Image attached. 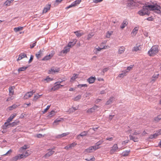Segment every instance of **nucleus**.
Returning <instances> with one entry per match:
<instances>
[{
	"label": "nucleus",
	"instance_id": "55",
	"mask_svg": "<svg viewBox=\"0 0 161 161\" xmlns=\"http://www.w3.org/2000/svg\"><path fill=\"white\" fill-rule=\"evenodd\" d=\"M55 114V112L53 111H52L50 112L49 116L50 117H52Z\"/></svg>",
	"mask_w": 161,
	"mask_h": 161
},
{
	"label": "nucleus",
	"instance_id": "63",
	"mask_svg": "<svg viewBox=\"0 0 161 161\" xmlns=\"http://www.w3.org/2000/svg\"><path fill=\"white\" fill-rule=\"evenodd\" d=\"M19 156L20 159H21L22 158H25V156H24V154L23 153L21 154H19Z\"/></svg>",
	"mask_w": 161,
	"mask_h": 161
},
{
	"label": "nucleus",
	"instance_id": "34",
	"mask_svg": "<svg viewBox=\"0 0 161 161\" xmlns=\"http://www.w3.org/2000/svg\"><path fill=\"white\" fill-rule=\"evenodd\" d=\"M130 152V150H126L122 153V155L124 156H127Z\"/></svg>",
	"mask_w": 161,
	"mask_h": 161
},
{
	"label": "nucleus",
	"instance_id": "6",
	"mask_svg": "<svg viewBox=\"0 0 161 161\" xmlns=\"http://www.w3.org/2000/svg\"><path fill=\"white\" fill-rule=\"evenodd\" d=\"M13 119L11 116H10L7 120L6 122H5L4 125H3V128L4 129H6L7 127H8L10 125V122Z\"/></svg>",
	"mask_w": 161,
	"mask_h": 161
},
{
	"label": "nucleus",
	"instance_id": "26",
	"mask_svg": "<svg viewBox=\"0 0 161 161\" xmlns=\"http://www.w3.org/2000/svg\"><path fill=\"white\" fill-rule=\"evenodd\" d=\"M50 55L49 54L48 55H47L45 56L42 59V60L43 61H47L49 60L51 58Z\"/></svg>",
	"mask_w": 161,
	"mask_h": 161
},
{
	"label": "nucleus",
	"instance_id": "62",
	"mask_svg": "<svg viewBox=\"0 0 161 161\" xmlns=\"http://www.w3.org/2000/svg\"><path fill=\"white\" fill-rule=\"evenodd\" d=\"M36 42H35L33 43L32 45H30V47L31 48H33L34 47L36 46Z\"/></svg>",
	"mask_w": 161,
	"mask_h": 161
},
{
	"label": "nucleus",
	"instance_id": "40",
	"mask_svg": "<svg viewBox=\"0 0 161 161\" xmlns=\"http://www.w3.org/2000/svg\"><path fill=\"white\" fill-rule=\"evenodd\" d=\"M81 0H76L73 2V3L75 6H76L77 4H79L81 2Z\"/></svg>",
	"mask_w": 161,
	"mask_h": 161
},
{
	"label": "nucleus",
	"instance_id": "9",
	"mask_svg": "<svg viewBox=\"0 0 161 161\" xmlns=\"http://www.w3.org/2000/svg\"><path fill=\"white\" fill-rule=\"evenodd\" d=\"M48 151H50L49 152L46 153L43 156L46 158H47L54 153V151H53L50 149H48Z\"/></svg>",
	"mask_w": 161,
	"mask_h": 161
},
{
	"label": "nucleus",
	"instance_id": "58",
	"mask_svg": "<svg viewBox=\"0 0 161 161\" xmlns=\"http://www.w3.org/2000/svg\"><path fill=\"white\" fill-rule=\"evenodd\" d=\"M69 50V48H66L65 49L63 50V52L64 53H67L68 51Z\"/></svg>",
	"mask_w": 161,
	"mask_h": 161
},
{
	"label": "nucleus",
	"instance_id": "49",
	"mask_svg": "<svg viewBox=\"0 0 161 161\" xmlns=\"http://www.w3.org/2000/svg\"><path fill=\"white\" fill-rule=\"evenodd\" d=\"M78 107H77V108L76 107H72V108H70L69 109V110L70 112H73L75 110H76L78 109Z\"/></svg>",
	"mask_w": 161,
	"mask_h": 161
},
{
	"label": "nucleus",
	"instance_id": "51",
	"mask_svg": "<svg viewBox=\"0 0 161 161\" xmlns=\"http://www.w3.org/2000/svg\"><path fill=\"white\" fill-rule=\"evenodd\" d=\"M139 50H140V49L137 46H136V47H134L132 50V51L136 52H137Z\"/></svg>",
	"mask_w": 161,
	"mask_h": 161
},
{
	"label": "nucleus",
	"instance_id": "54",
	"mask_svg": "<svg viewBox=\"0 0 161 161\" xmlns=\"http://www.w3.org/2000/svg\"><path fill=\"white\" fill-rule=\"evenodd\" d=\"M33 58H34V56L33 55H31L30 56V59L28 61L29 63H30L32 62V60H33Z\"/></svg>",
	"mask_w": 161,
	"mask_h": 161
},
{
	"label": "nucleus",
	"instance_id": "13",
	"mask_svg": "<svg viewBox=\"0 0 161 161\" xmlns=\"http://www.w3.org/2000/svg\"><path fill=\"white\" fill-rule=\"evenodd\" d=\"M25 57H27L26 54L24 53H21L19 55L18 58L17 59V61H18L22 59L23 58Z\"/></svg>",
	"mask_w": 161,
	"mask_h": 161
},
{
	"label": "nucleus",
	"instance_id": "22",
	"mask_svg": "<svg viewBox=\"0 0 161 161\" xmlns=\"http://www.w3.org/2000/svg\"><path fill=\"white\" fill-rule=\"evenodd\" d=\"M103 142V141H99L96 143L95 145L94 146V147H95L96 150L99 148V146Z\"/></svg>",
	"mask_w": 161,
	"mask_h": 161
},
{
	"label": "nucleus",
	"instance_id": "11",
	"mask_svg": "<svg viewBox=\"0 0 161 161\" xmlns=\"http://www.w3.org/2000/svg\"><path fill=\"white\" fill-rule=\"evenodd\" d=\"M43 50H40L39 52L36 53V56L37 59L41 58V57L43 55Z\"/></svg>",
	"mask_w": 161,
	"mask_h": 161
},
{
	"label": "nucleus",
	"instance_id": "24",
	"mask_svg": "<svg viewBox=\"0 0 161 161\" xmlns=\"http://www.w3.org/2000/svg\"><path fill=\"white\" fill-rule=\"evenodd\" d=\"M28 68V66H23L20 68H19L18 69V71L19 72H20L21 71H25L27 68Z\"/></svg>",
	"mask_w": 161,
	"mask_h": 161
},
{
	"label": "nucleus",
	"instance_id": "44",
	"mask_svg": "<svg viewBox=\"0 0 161 161\" xmlns=\"http://www.w3.org/2000/svg\"><path fill=\"white\" fill-rule=\"evenodd\" d=\"M76 145H77V143L75 142H74L72 143L69 145V146L70 148H71L74 147Z\"/></svg>",
	"mask_w": 161,
	"mask_h": 161
},
{
	"label": "nucleus",
	"instance_id": "29",
	"mask_svg": "<svg viewBox=\"0 0 161 161\" xmlns=\"http://www.w3.org/2000/svg\"><path fill=\"white\" fill-rule=\"evenodd\" d=\"M14 0H7L4 3V5L6 6H8L10 5L12 2H13Z\"/></svg>",
	"mask_w": 161,
	"mask_h": 161
},
{
	"label": "nucleus",
	"instance_id": "17",
	"mask_svg": "<svg viewBox=\"0 0 161 161\" xmlns=\"http://www.w3.org/2000/svg\"><path fill=\"white\" fill-rule=\"evenodd\" d=\"M125 50L124 47L123 46L120 47L118 50V53L119 54H121L124 53Z\"/></svg>",
	"mask_w": 161,
	"mask_h": 161
},
{
	"label": "nucleus",
	"instance_id": "60",
	"mask_svg": "<svg viewBox=\"0 0 161 161\" xmlns=\"http://www.w3.org/2000/svg\"><path fill=\"white\" fill-rule=\"evenodd\" d=\"M74 4H73V3H72L71 5H69V6H68L66 8L67 9H69L70 8H71L72 7H75L74 5Z\"/></svg>",
	"mask_w": 161,
	"mask_h": 161
},
{
	"label": "nucleus",
	"instance_id": "2",
	"mask_svg": "<svg viewBox=\"0 0 161 161\" xmlns=\"http://www.w3.org/2000/svg\"><path fill=\"white\" fill-rule=\"evenodd\" d=\"M158 46L154 45L153 46L148 52V54L150 56H153L159 52Z\"/></svg>",
	"mask_w": 161,
	"mask_h": 161
},
{
	"label": "nucleus",
	"instance_id": "3",
	"mask_svg": "<svg viewBox=\"0 0 161 161\" xmlns=\"http://www.w3.org/2000/svg\"><path fill=\"white\" fill-rule=\"evenodd\" d=\"M139 134V133L136 131H134L133 133H131L129 136L130 140L133 141L134 142H137L138 140V136H137Z\"/></svg>",
	"mask_w": 161,
	"mask_h": 161
},
{
	"label": "nucleus",
	"instance_id": "36",
	"mask_svg": "<svg viewBox=\"0 0 161 161\" xmlns=\"http://www.w3.org/2000/svg\"><path fill=\"white\" fill-rule=\"evenodd\" d=\"M127 72L128 71H123L122 73L119 75L118 77H123L124 76H125L126 75V74Z\"/></svg>",
	"mask_w": 161,
	"mask_h": 161
},
{
	"label": "nucleus",
	"instance_id": "46",
	"mask_svg": "<svg viewBox=\"0 0 161 161\" xmlns=\"http://www.w3.org/2000/svg\"><path fill=\"white\" fill-rule=\"evenodd\" d=\"M42 95H39V94H37L36 95H35L34 96L33 100H36L37 99H38Z\"/></svg>",
	"mask_w": 161,
	"mask_h": 161
},
{
	"label": "nucleus",
	"instance_id": "61",
	"mask_svg": "<svg viewBox=\"0 0 161 161\" xmlns=\"http://www.w3.org/2000/svg\"><path fill=\"white\" fill-rule=\"evenodd\" d=\"M94 111V109L92 108H91L90 109H88L87 111V112H90L91 113H92V112H93Z\"/></svg>",
	"mask_w": 161,
	"mask_h": 161
},
{
	"label": "nucleus",
	"instance_id": "57",
	"mask_svg": "<svg viewBox=\"0 0 161 161\" xmlns=\"http://www.w3.org/2000/svg\"><path fill=\"white\" fill-rule=\"evenodd\" d=\"M10 96L11 97H9L6 100L7 101H8L10 100H12L14 98V96Z\"/></svg>",
	"mask_w": 161,
	"mask_h": 161
},
{
	"label": "nucleus",
	"instance_id": "35",
	"mask_svg": "<svg viewBox=\"0 0 161 161\" xmlns=\"http://www.w3.org/2000/svg\"><path fill=\"white\" fill-rule=\"evenodd\" d=\"M74 33L77 37H80L83 34L82 32H80L78 31H75L74 32Z\"/></svg>",
	"mask_w": 161,
	"mask_h": 161
},
{
	"label": "nucleus",
	"instance_id": "5",
	"mask_svg": "<svg viewBox=\"0 0 161 161\" xmlns=\"http://www.w3.org/2000/svg\"><path fill=\"white\" fill-rule=\"evenodd\" d=\"M95 147L94 146L89 147L88 148L86 149L84 151V153L85 154L87 153H92L96 150Z\"/></svg>",
	"mask_w": 161,
	"mask_h": 161
},
{
	"label": "nucleus",
	"instance_id": "41",
	"mask_svg": "<svg viewBox=\"0 0 161 161\" xmlns=\"http://www.w3.org/2000/svg\"><path fill=\"white\" fill-rule=\"evenodd\" d=\"M87 131H83L78 136V137H79L80 136H86L87 134Z\"/></svg>",
	"mask_w": 161,
	"mask_h": 161
},
{
	"label": "nucleus",
	"instance_id": "14",
	"mask_svg": "<svg viewBox=\"0 0 161 161\" xmlns=\"http://www.w3.org/2000/svg\"><path fill=\"white\" fill-rule=\"evenodd\" d=\"M96 79L95 77L91 76L87 79V81L90 84L92 83L95 81Z\"/></svg>",
	"mask_w": 161,
	"mask_h": 161
},
{
	"label": "nucleus",
	"instance_id": "45",
	"mask_svg": "<svg viewBox=\"0 0 161 161\" xmlns=\"http://www.w3.org/2000/svg\"><path fill=\"white\" fill-rule=\"evenodd\" d=\"M18 159H20L19 157V155H17L14 157L13 158V160L14 161H17Z\"/></svg>",
	"mask_w": 161,
	"mask_h": 161
},
{
	"label": "nucleus",
	"instance_id": "8",
	"mask_svg": "<svg viewBox=\"0 0 161 161\" xmlns=\"http://www.w3.org/2000/svg\"><path fill=\"white\" fill-rule=\"evenodd\" d=\"M160 135H161V131H157V132L153 134L150 135L149 136V138L150 139H156L158 136Z\"/></svg>",
	"mask_w": 161,
	"mask_h": 161
},
{
	"label": "nucleus",
	"instance_id": "12",
	"mask_svg": "<svg viewBox=\"0 0 161 161\" xmlns=\"http://www.w3.org/2000/svg\"><path fill=\"white\" fill-rule=\"evenodd\" d=\"M128 21L127 19H125L122 23V24L120 26V28L121 29H123L128 24Z\"/></svg>",
	"mask_w": 161,
	"mask_h": 161
},
{
	"label": "nucleus",
	"instance_id": "19",
	"mask_svg": "<svg viewBox=\"0 0 161 161\" xmlns=\"http://www.w3.org/2000/svg\"><path fill=\"white\" fill-rule=\"evenodd\" d=\"M51 5L50 4L47 5L46 7H45L43 10V13H46L50 9Z\"/></svg>",
	"mask_w": 161,
	"mask_h": 161
},
{
	"label": "nucleus",
	"instance_id": "15",
	"mask_svg": "<svg viewBox=\"0 0 161 161\" xmlns=\"http://www.w3.org/2000/svg\"><path fill=\"white\" fill-rule=\"evenodd\" d=\"M14 86H11L9 88V96H13L14 94Z\"/></svg>",
	"mask_w": 161,
	"mask_h": 161
},
{
	"label": "nucleus",
	"instance_id": "38",
	"mask_svg": "<svg viewBox=\"0 0 161 161\" xmlns=\"http://www.w3.org/2000/svg\"><path fill=\"white\" fill-rule=\"evenodd\" d=\"M53 79L49 77L48 76H47L46 78L44 79L43 81H46V82H48L49 81H51L53 80Z\"/></svg>",
	"mask_w": 161,
	"mask_h": 161
},
{
	"label": "nucleus",
	"instance_id": "43",
	"mask_svg": "<svg viewBox=\"0 0 161 161\" xmlns=\"http://www.w3.org/2000/svg\"><path fill=\"white\" fill-rule=\"evenodd\" d=\"M78 76V75L74 74L73 76L71 78V80H72L73 81H74L77 78Z\"/></svg>",
	"mask_w": 161,
	"mask_h": 161
},
{
	"label": "nucleus",
	"instance_id": "21",
	"mask_svg": "<svg viewBox=\"0 0 161 161\" xmlns=\"http://www.w3.org/2000/svg\"><path fill=\"white\" fill-rule=\"evenodd\" d=\"M114 99V97H111L110 99L106 103V104L108 105L111 104V103H113Z\"/></svg>",
	"mask_w": 161,
	"mask_h": 161
},
{
	"label": "nucleus",
	"instance_id": "28",
	"mask_svg": "<svg viewBox=\"0 0 161 161\" xmlns=\"http://www.w3.org/2000/svg\"><path fill=\"white\" fill-rule=\"evenodd\" d=\"M18 106L16 104H14L12 106L9 107L8 108V109L9 110H12L13 109L16 108Z\"/></svg>",
	"mask_w": 161,
	"mask_h": 161
},
{
	"label": "nucleus",
	"instance_id": "31",
	"mask_svg": "<svg viewBox=\"0 0 161 161\" xmlns=\"http://www.w3.org/2000/svg\"><path fill=\"white\" fill-rule=\"evenodd\" d=\"M66 80H67V79L65 77L63 78H60L59 79V80H58V81L57 82L55 83V84H56L58 83H61L62 82L65 81Z\"/></svg>",
	"mask_w": 161,
	"mask_h": 161
},
{
	"label": "nucleus",
	"instance_id": "42",
	"mask_svg": "<svg viewBox=\"0 0 161 161\" xmlns=\"http://www.w3.org/2000/svg\"><path fill=\"white\" fill-rule=\"evenodd\" d=\"M23 154L25 156V158L31 154L30 151L29 150H28L25 152V153Z\"/></svg>",
	"mask_w": 161,
	"mask_h": 161
},
{
	"label": "nucleus",
	"instance_id": "56",
	"mask_svg": "<svg viewBox=\"0 0 161 161\" xmlns=\"http://www.w3.org/2000/svg\"><path fill=\"white\" fill-rule=\"evenodd\" d=\"M50 105H48L46 108L44 109V111H43V113H44L47 112V111L50 108Z\"/></svg>",
	"mask_w": 161,
	"mask_h": 161
},
{
	"label": "nucleus",
	"instance_id": "1",
	"mask_svg": "<svg viewBox=\"0 0 161 161\" xmlns=\"http://www.w3.org/2000/svg\"><path fill=\"white\" fill-rule=\"evenodd\" d=\"M161 7L156 5H150L147 6H144L143 7L142 9L139 11L138 13L140 15L143 16L145 15H148L149 14V9L150 10H156L155 12L158 14H161Z\"/></svg>",
	"mask_w": 161,
	"mask_h": 161
},
{
	"label": "nucleus",
	"instance_id": "39",
	"mask_svg": "<svg viewBox=\"0 0 161 161\" xmlns=\"http://www.w3.org/2000/svg\"><path fill=\"white\" fill-rule=\"evenodd\" d=\"M94 33L92 32L89 34L88 35V37L87 38V40H90V39L92 38V37L94 35Z\"/></svg>",
	"mask_w": 161,
	"mask_h": 161
},
{
	"label": "nucleus",
	"instance_id": "37",
	"mask_svg": "<svg viewBox=\"0 0 161 161\" xmlns=\"http://www.w3.org/2000/svg\"><path fill=\"white\" fill-rule=\"evenodd\" d=\"M161 119V115H159L154 118V120L157 122H158Z\"/></svg>",
	"mask_w": 161,
	"mask_h": 161
},
{
	"label": "nucleus",
	"instance_id": "23",
	"mask_svg": "<svg viewBox=\"0 0 161 161\" xmlns=\"http://www.w3.org/2000/svg\"><path fill=\"white\" fill-rule=\"evenodd\" d=\"M62 119L60 118L56 119L53 123V125H57L58 124Z\"/></svg>",
	"mask_w": 161,
	"mask_h": 161
},
{
	"label": "nucleus",
	"instance_id": "16",
	"mask_svg": "<svg viewBox=\"0 0 161 161\" xmlns=\"http://www.w3.org/2000/svg\"><path fill=\"white\" fill-rule=\"evenodd\" d=\"M19 123V121L18 120H15L14 122L10 124L9 126L13 127L16 126L18 125Z\"/></svg>",
	"mask_w": 161,
	"mask_h": 161
},
{
	"label": "nucleus",
	"instance_id": "53",
	"mask_svg": "<svg viewBox=\"0 0 161 161\" xmlns=\"http://www.w3.org/2000/svg\"><path fill=\"white\" fill-rule=\"evenodd\" d=\"M12 150L11 149H10L8 150L5 154L3 155H2L5 156L6 155H8V154H10L12 152Z\"/></svg>",
	"mask_w": 161,
	"mask_h": 161
},
{
	"label": "nucleus",
	"instance_id": "18",
	"mask_svg": "<svg viewBox=\"0 0 161 161\" xmlns=\"http://www.w3.org/2000/svg\"><path fill=\"white\" fill-rule=\"evenodd\" d=\"M77 41L76 39L73 40L72 41L69 42L68 45L69 47H71L72 46H73L76 43Z\"/></svg>",
	"mask_w": 161,
	"mask_h": 161
},
{
	"label": "nucleus",
	"instance_id": "48",
	"mask_svg": "<svg viewBox=\"0 0 161 161\" xmlns=\"http://www.w3.org/2000/svg\"><path fill=\"white\" fill-rule=\"evenodd\" d=\"M81 95H78L75 98L74 100L75 101H78L81 98Z\"/></svg>",
	"mask_w": 161,
	"mask_h": 161
},
{
	"label": "nucleus",
	"instance_id": "10",
	"mask_svg": "<svg viewBox=\"0 0 161 161\" xmlns=\"http://www.w3.org/2000/svg\"><path fill=\"white\" fill-rule=\"evenodd\" d=\"M118 147L117 146V144H115L112 147V149L110 151V153L111 154L114 153L116 150L118 149Z\"/></svg>",
	"mask_w": 161,
	"mask_h": 161
},
{
	"label": "nucleus",
	"instance_id": "7",
	"mask_svg": "<svg viewBox=\"0 0 161 161\" xmlns=\"http://www.w3.org/2000/svg\"><path fill=\"white\" fill-rule=\"evenodd\" d=\"M35 92V91L33 90L32 91L27 92L24 96V98L25 99H28Z\"/></svg>",
	"mask_w": 161,
	"mask_h": 161
},
{
	"label": "nucleus",
	"instance_id": "50",
	"mask_svg": "<svg viewBox=\"0 0 161 161\" xmlns=\"http://www.w3.org/2000/svg\"><path fill=\"white\" fill-rule=\"evenodd\" d=\"M109 68L108 67L105 68L103 69L102 70V72H103V75H104V74L107 71L109 70Z\"/></svg>",
	"mask_w": 161,
	"mask_h": 161
},
{
	"label": "nucleus",
	"instance_id": "25",
	"mask_svg": "<svg viewBox=\"0 0 161 161\" xmlns=\"http://www.w3.org/2000/svg\"><path fill=\"white\" fill-rule=\"evenodd\" d=\"M69 134V132L63 133V134H60V135H58L57 136V138H61L62 137L65 136Z\"/></svg>",
	"mask_w": 161,
	"mask_h": 161
},
{
	"label": "nucleus",
	"instance_id": "30",
	"mask_svg": "<svg viewBox=\"0 0 161 161\" xmlns=\"http://www.w3.org/2000/svg\"><path fill=\"white\" fill-rule=\"evenodd\" d=\"M23 29V27H15L14 28V31L15 32H17L20 31L22 30Z\"/></svg>",
	"mask_w": 161,
	"mask_h": 161
},
{
	"label": "nucleus",
	"instance_id": "32",
	"mask_svg": "<svg viewBox=\"0 0 161 161\" xmlns=\"http://www.w3.org/2000/svg\"><path fill=\"white\" fill-rule=\"evenodd\" d=\"M127 4V6L129 7L134 5V2L133 1H128Z\"/></svg>",
	"mask_w": 161,
	"mask_h": 161
},
{
	"label": "nucleus",
	"instance_id": "64",
	"mask_svg": "<svg viewBox=\"0 0 161 161\" xmlns=\"http://www.w3.org/2000/svg\"><path fill=\"white\" fill-rule=\"evenodd\" d=\"M44 136L41 134H39L36 135V137L38 138H40L43 137Z\"/></svg>",
	"mask_w": 161,
	"mask_h": 161
},
{
	"label": "nucleus",
	"instance_id": "27",
	"mask_svg": "<svg viewBox=\"0 0 161 161\" xmlns=\"http://www.w3.org/2000/svg\"><path fill=\"white\" fill-rule=\"evenodd\" d=\"M56 85L53 86L52 88L51 89V90L52 91H55L56 90H57L59 88H60V86H59V85L58 84H56Z\"/></svg>",
	"mask_w": 161,
	"mask_h": 161
},
{
	"label": "nucleus",
	"instance_id": "59",
	"mask_svg": "<svg viewBox=\"0 0 161 161\" xmlns=\"http://www.w3.org/2000/svg\"><path fill=\"white\" fill-rule=\"evenodd\" d=\"M103 0H93V2L96 3L100 2Z\"/></svg>",
	"mask_w": 161,
	"mask_h": 161
},
{
	"label": "nucleus",
	"instance_id": "20",
	"mask_svg": "<svg viewBox=\"0 0 161 161\" xmlns=\"http://www.w3.org/2000/svg\"><path fill=\"white\" fill-rule=\"evenodd\" d=\"M159 74H154L152 77L151 81L154 82L158 78Z\"/></svg>",
	"mask_w": 161,
	"mask_h": 161
},
{
	"label": "nucleus",
	"instance_id": "33",
	"mask_svg": "<svg viewBox=\"0 0 161 161\" xmlns=\"http://www.w3.org/2000/svg\"><path fill=\"white\" fill-rule=\"evenodd\" d=\"M138 27H135L132 30V33L133 34V35H135L138 31Z\"/></svg>",
	"mask_w": 161,
	"mask_h": 161
},
{
	"label": "nucleus",
	"instance_id": "47",
	"mask_svg": "<svg viewBox=\"0 0 161 161\" xmlns=\"http://www.w3.org/2000/svg\"><path fill=\"white\" fill-rule=\"evenodd\" d=\"M87 85L86 84H79L78 85V87L80 88H81L83 87H87Z\"/></svg>",
	"mask_w": 161,
	"mask_h": 161
},
{
	"label": "nucleus",
	"instance_id": "4",
	"mask_svg": "<svg viewBox=\"0 0 161 161\" xmlns=\"http://www.w3.org/2000/svg\"><path fill=\"white\" fill-rule=\"evenodd\" d=\"M60 70V69L58 68H54L52 67L48 71V74H54L58 72Z\"/></svg>",
	"mask_w": 161,
	"mask_h": 161
},
{
	"label": "nucleus",
	"instance_id": "52",
	"mask_svg": "<svg viewBox=\"0 0 161 161\" xmlns=\"http://www.w3.org/2000/svg\"><path fill=\"white\" fill-rule=\"evenodd\" d=\"M112 32L108 31L106 35V37L107 38H109L111 35L112 34Z\"/></svg>",
	"mask_w": 161,
	"mask_h": 161
}]
</instances>
